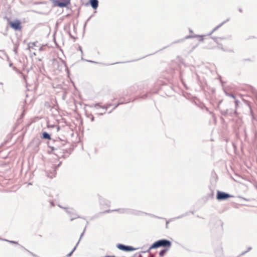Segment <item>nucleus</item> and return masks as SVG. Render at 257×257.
<instances>
[{
	"label": "nucleus",
	"mask_w": 257,
	"mask_h": 257,
	"mask_svg": "<svg viewBox=\"0 0 257 257\" xmlns=\"http://www.w3.org/2000/svg\"><path fill=\"white\" fill-rule=\"evenodd\" d=\"M171 242L167 239H160L155 242L150 247V249L156 248L159 247H170Z\"/></svg>",
	"instance_id": "nucleus-1"
},
{
	"label": "nucleus",
	"mask_w": 257,
	"mask_h": 257,
	"mask_svg": "<svg viewBox=\"0 0 257 257\" xmlns=\"http://www.w3.org/2000/svg\"><path fill=\"white\" fill-rule=\"evenodd\" d=\"M9 25L15 30L18 31L21 29V22L18 20L9 21Z\"/></svg>",
	"instance_id": "nucleus-2"
},
{
	"label": "nucleus",
	"mask_w": 257,
	"mask_h": 257,
	"mask_svg": "<svg viewBox=\"0 0 257 257\" xmlns=\"http://www.w3.org/2000/svg\"><path fill=\"white\" fill-rule=\"evenodd\" d=\"M232 197L230 194L224 192L218 191L217 192L216 198L218 200H223L228 199V198Z\"/></svg>",
	"instance_id": "nucleus-3"
},
{
	"label": "nucleus",
	"mask_w": 257,
	"mask_h": 257,
	"mask_svg": "<svg viewBox=\"0 0 257 257\" xmlns=\"http://www.w3.org/2000/svg\"><path fill=\"white\" fill-rule=\"evenodd\" d=\"M54 4L55 6L60 8L67 7L70 4L69 0H54L53 1Z\"/></svg>",
	"instance_id": "nucleus-4"
},
{
	"label": "nucleus",
	"mask_w": 257,
	"mask_h": 257,
	"mask_svg": "<svg viewBox=\"0 0 257 257\" xmlns=\"http://www.w3.org/2000/svg\"><path fill=\"white\" fill-rule=\"evenodd\" d=\"M117 247L120 250H122L123 251H133L136 250V248L133 247L131 246H126L122 244H118L116 245Z\"/></svg>",
	"instance_id": "nucleus-5"
},
{
	"label": "nucleus",
	"mask_w": 257,
	"mask_h": 257,
	"mask_svg": "<svg viewBox=\"0 0 257 257\" xmlns=\"http://www.w3.org/2000/svg\"><path fill=\"white\" fill-rule=\"evenodd\" d=\"M90 3L93 9H96L98 7V2L97 0H90Z\"/></svg>",
	"instance_id": "nucleus-6"
},
{
	"label": "nucleus",
	"mask_w": 257,
	"mask_h": 257,
	"mask_svg": "<svg viewBox=\"0 0 257 257\" xmlns=\"http://www.w3.org/2000/svg\"><path fill=\"white\" fill-rule=\"evenodd\" d=\"M98 107H102L105 109V111H104V112H101L99 113V114H100V115H102L103 114H104L105 112V111L106 110L107 108V107H105L104 106H100L98 103L95 104V105H94L95 108H97Z\"/></svg>",
	"instance_id": "nucleus-7"
},
{
	"label": "nucleus",
	"mask_w": 257,
	"mask_h": 257,
	"mask_svg": "<svg viewBox=\"0 0 257 257\" xmlns=\"http://www.w3.org/2000/svg\"><path fill=\"white\" fill-rule=\"evenodd\" d=\"M43 137L44 139H50V135L46 132H44L43 133Z\"/></svg>",
	"instance_id": "nucleus-8"
},
{
	"label": "nucleus",
	"mask_w": 257,
	"mask_h": 257,
	"mask_svg": "<svg viewBox=\"0 0 257 257\" xmlns=\"http://www.w3.org/2000/svg\"><path fill=\"white\" fill-rule=\"evenodd\" d=\"M225 22L222 23L221 24L218 25V26L216 27L212 31V32L208 34V35H211L214 32H215L216 30H217L219 28H220L224 23Z\"/></svg>",
	"instance_id": "nucleus-9"
},
{
	"label": "nucleus",
	"mask_w": 257,
	"mask_h": 257,
	"mask_svg": "<svg viewBox=\"0 0 257 257\" xmlns=\"http://www.w3.org/2000/svg\"><path fill=\"white\" fill-rule=\"evenodd\" d=\"M225 22L222 23L221 24L218 25V26L216 27L212 31V32L208 34V35H211L214 32H215L216 30H217L219 28H220L224 23Z\"/></svg>",
	"instance_id": "nucleus-10"
},
{
	"label": "nucleus",
	"mask_w": 257,
	"mask_h": 257,
	"mask_svg": "<svg viewBox=\"0 0 257 257\" xmlns=\"http://www.w3.org/2000/svg\"><path fill=\"white\" fill-rule=\"evenodd\" d=\"M167 251V249H163V250H161L159 252L160 255H161V256L164 255V254H165V253Z\"/></svg>",
	"instance_id": "nucleus-11"
},
{
	"label": "nucleus",
	"mask_w": 257,
	"mask_h": 257,
	"mask_svg": "<svg viewBox=\"0 0 257 257\" xmlns=\"http://www.w3.org/2000/svg\"><path fill=\"white\" fill-rule=\"evenodd\" d=\"M199 37H201V36H200V35L188 36H186L185 39H189V38Z\"/></svg>",
	"instance_id": "nucleus-12"
},
{
	"label": "nucleus",
	"mask_w": 257,
	"mask_h": 257,
	"mask_svg": "<svg viewBox=\"0 0 257 257\" xmlns=\"http://www.w3.org/2000/svg\"><path fill=\"white\" fill-rule=\"evenodd\" d=\"M114 211H118L121 213H124L126 212V210L124 209L115 210Z\"/></svg>",
	"instance_id": "nucleus-13"
},
{
	"label": "nucleus",
	"mask_w": 257,
	"mask_h": 257,
	"mask_svg": "<svg viewBox=\"0 0 257 257\" xmlns=\"http://www.w3.org/2000/svg\"><path fill=\"white\" fill-rule=\"evenodd\" d=\"M66 211L69 214H70L72 213V209H70L69 208H66Z\"/></svg>",
	"instance_id": "nucleus-14"
},
{
	"label": "nucleus",
	"mask_w": 257,
	"mask_h": 257,
	"mask_svg": "<svg viewBox=\"0 0 257 257\" xmlns=\"http://www.w3.org/2000/svg\"><path fill=\"white\" fill-rule=\"evenodd\" d=\"M76 245H77V244ZM76 246H77V245H76V246L74 247V248H73V250H72V251H71V252H70L68 254V256H70L72 255V254L73 253V251L75 250V249H76Z\"/></svg>",
	"instance_id": "nucleus-15"
},
{
	"label": "nucleus",
	"mask_w": 257,
	"mask_h": 257,
	"mask_svg": "<svg viewBox=\"0 0 257 257\" xmlns=\"http://www.w3.org/2000/svg\"><path fill=\"white\" fill-rule=\"evenodd\" d=\"M5 240V241H9V242H11V243H15V244H17V242H15V241H10V240H7V239H6V240Z\"/></svg>",
	"instance_id": "nucleus-16"
},
{
	"label": "nucleus",
	"mask_w": 257,
	"mask_h": 257,
	"mask_svg": "<svg viewBox=\"0 0 257 257\" xmlns=\"http://www.w3.org/2000/svg\"><path fill=\"white\" fill-rule=\"evenodd\" d=\"M86 61H87V62H90V63H96V62L93 61H91V60H86Z\"/></svg>",
	"instance_id": "nucleus-17"
},
{
	"label": "nucleus",
	"mask_w": 257,
	"mask_h": 257,
	"mask_svg": "<svg viewBox=\"0 0 257 257\" xmlns=\"http://www.w3.org/2000/svg\"><path fill=\"white\" fill-rule=\"evenodd\" d=\"M202 36V37H201V38L200 39V41H203V38L202 37H203V36Z\"/></svg>",
	"instance_id": "nucleus-18"
},
{
	"label": "nucleus",
	"mask_w": 257,
	"mask_h": 257,
	"mask_svg": "<svg viewBox=\"0 0 257 257\" xmlns=\"http://www.w3.org/2000/svg\"><path fill=\"white\" fill-rule=\"evenodd\" d=\"M91 120L92 121H93L94 120V117L93 116H92L91 118Z\"/></svg>",
	"instance_id": "nucleus-19"
},
{
	"label": "nucleus",
	"mask_w": 257,
	"mask_h": 257,
	"mask_svg": "<svg viewBox=\"0 0 257 257\" xmlns=\"http://www.w3.org/2000/svg\"><path fill=\"white\" fill-rule=\"evenodd\" d=\"M189 32H190V33H192V30H191V29H190V30H189Z\"/></svg>",
	"instance_id": "nucleus-20"
},
{
	"label": "nucleus",
	"mask_w": 257,
	"mask_h": 257,
	"mask_svg": "<svg viewBox=\"0 0 257 257\" xmlns=\"http://www.w3.org/2000/svg\"><path fill=\"white\" fill-rule=\"evenodd\" d=\"M75 218H71V220L72 221Z\"/></svg>",
	"instance_id": "nucleus-21"
},
{
	"label": "nucleus",
	"mask_w": 257,
	"mask_h": 257,
	"mask_svg": "<svg viewBox=\"0 0 257 257\" xmlns=\"http://www.w3.org/2000/svg\"><path fill=\"white\" fill-rule=\"evenodd\" d=\"M231 97L234 98V96L233 95H231Z\"/></svg>",
	"instance_id": "nucleus-22"
},
{
	"label": "nucleus",
	"mask_w": 257,
	"mask_h": 257,
	"mask_svg": "<svg viewBox=\"0 0 257 257\" xmlns=\"http://www.w3.org/2000/svg\"><path fill=\"white\" fill-rule=\"evenodd\" d=\"M80 239H79L78 242H77V244L79 243V242H80Z\"/></svg>",
	"instance_id": "nucleus-23"
},
{
	"label": "nucleus",
	"mask_w": 257,
	"mask_h": 257,
	"mask_svg": "<svg viewBox=\"0 0 257 257\" xmlns=\"http://www.w3.org/2000/svg\"><path fill=\"white\" fill-rule=\"evenodd\" d=\"M80 239H79L78 242H77V244L79 243V242H80Z\"/></svg>",
	"instance_id": "nucleus-24"
},
{
	"label": "nucleus",
	"mask_w": 257,
	"mask_h": 257,
	"mask_svg": "<svg viewBox=\"0 0 257 257\" xmlns=\"http://www.w3.org/2000/svg\"><path fill=\"white\" fill-rule=\"evenodd\" d=\"M80 239H79L78 242H77V244L79 243V242H80Z\"/></svg>",
	"instance_id": "nucleus-25"
},
{
	"label": "nucleus",
	"mask_w": 257,
	"mask_h": 257,
	"mask_svg": "<svg viewBox=\"0 0 257 257\" xmlns=\"http://www.w3.org/2000/svg\"><path fill=\"white\" fill-rule=\"evenodd\" d=\"M83 233H82V234H81V236H80V238H81V237H82V236L83 235Z\"/></svg>",
	"instance_id": "nucleus-26"
},
{
	"label": "nucleus",
	"mask_w": 257,
	"mask_h": 257,
	"mask_svg": "<svg viewBox=\"0 0 257 257\" xmlns=\"http://www.w3.org/2000/svg\"><path fill=\"white\" fill-rule=\"evenodd\" d=\"M236 104H237V101H235Z\"/></svg>",
	"instance_id": "nucleus-27"
},
{
	"label": "nucleus",
	"mask_w": 257,
	"mask_h": 257,
	"mask_svg": "<svg viewBox=\"0 0 257 257\" xmlns=\"http://www.w3.org/2000/svg\"><path fill=\"white\" fill-rule=\"evenodd\" d=\"M80 51H81L82 52V50L80 48Z\"/></svg>",
	"instance_id": "nucleus-28"
}]
</instances>
